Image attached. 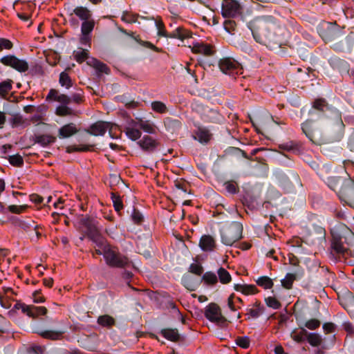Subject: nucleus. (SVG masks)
<instances>
[{
    "label": "nucleus",
    "instance_id": "f257e3e1",
    "mask_svg": "<svg viewBox=\"0 0 354 354\" xmlns=\"http://www.w3.org/2000/svg\"><path fill=\"white\" fill-rule=\"evenodd\" d=\"M248 27L254 39L270 49H276L284 42V28L270 16L258 17L249 23Z\"/></svg>",
    "mask_w": 354,
    "mask_h": 354
},
{
    "label": "nucleus",
    "instance_id": "f03ea898",
    "mask_svg": "<svg viewBox=\"0 0 354 354\" xmlns=\"http://www.w3.org/2000/svg\"><path fill=\"white\" fill-rule=\"evenodd\" d=\"M100 247L103 250V257L108 266L122 268L129 263L128 258L120 253L114 247L108 244L106 241Z\"/></svg>",
    "mask_w": 354,
    "mask_h": 354
},
{
    "label": "nucleus",
    "instance_id": "7ed1b4c3",
    "mask_svg": "<svg viewBox=\"0 0 354 354\" xmlns=\"http://www.w3.org/2000/svg\"><path fill=\"white\" fill-rule=\"evenodd\" d=\"M243 227L239 222H232L221 230V242L228 246H232L242 237Z\"/></svg>",
    "mask_w": 354,
    "mask_h": 354
},
{
    "label": "nucleus",
    "instance_id": "20e7f679",
    "mask_svg": "<svg viewBox=\"0 0 354 354\" xmlns=\"http://www.w3.org/2000/svg\"><path fill=\"white\" fill-rule=\"evenodd\" d=\"M82 230L96 244L97 247L103 244L106 240L101 236L97 226V222L90 218H84L80 221Z\"/></svg>",
    "mask_w": 354,
    "mask_h": 354
},
{
    "label": "nucleus",
    "instance_id": "39448f33",
    "mask_svg": "<svg viewBox=\"0 0 354 354\" xmlns=\"http://www.w3.org/2000/svg\"><path fill=\"white\" fill-rule=\"evenodd\" d=\"M218 66L223 73L231 76L242 73L243 68L241 65L236 60L231 57L221 59L218 62Z\"/></svg>",
    "mask_w": 354,
    "mask_h": 354
},
{
    "label": "nucleus",
    "instance_id": "423d86ee",
    "mask_svg": "<svg viewBox=\"0 0 354 354\" xmlns=\"http://www.w3.org/2000/svg\"><path fill=\"white\" fill-rule=\"evenodd\" d=\"M205 315L210 322L216 323L221 326H225L226 324L227 320L222 315L219 306L216 304L212 303L206 306Z\"/></svg>",
    "mask_w": 354,
    "mask_h": 354
},
{
    "label": "nucleus",
    "instance_id": "0eeeda50",
    "mask_svg": "<svg viewBox=\"0 0 354 354\" xmlns=\"http://www.w3.org/2000/svg\"><path fill=\"white\" fill-rule=\"evenodd\" d=\"M0 62L7 66L12 67L20 73L26 72L28 70V64L24 59H20L13 55H8L0 59Z\"/></svg>",
    "mask_w": 354,
    "mask_h": 354
},
{
    "label": "nucleus",
    "instance_id": "6e6552de",
    "mask_svg": "<svg viewBox=\"0 0 354 354\" xmlns=\"http://www.w3.org/2000/svg\"><path fill=\"white\" fill-rule=\"evenodd\" d=\"M241 12L242 6L235 0H225L222 4L221 13L224 18H234Z\"/></svg>",
    "mask_w": 354,
    "mask_h": 354
},
{
    "label": "nucleus",
    "instance_id": "1a4fd4ad",
    "mask_svg": "<svg viewBox=\"0 0 354 354\" xmlns=\"http://www.w3.org/2000/svg\"><path fill=\"white\" fill-rule=\"evenodd\" d=\"M348 252V250L344 245L342 239L340 238L333 237L330 244V258L336 261L340 259L342 257H344Z\"/></svg>",
    "mask_w": 354,
    "mask_h": 354
},
{
    "label": "nucleus",
    "instance_id": "9d476101",
    "mask_svg": "<svg viewBox=\"0 0 354 354\" xmlns=\"http://www.w3.org/2000/svg\"><path fill=\"white\" fill-rule=\"evenodd\" d=\"M338 27L332 23H325L319 29V35L326 41H332L339 35Z\"/></svg>",
    "mask_w": 354,
    "mask_h": 354
},
{
    "label": "nucleus",
    "instance_id": "9b49d317",
    "mask_svg": "<svg viewBox=\"0 0 354 354\" xmlns=\"http://www.w3.org/2000/svg\"><path fill=\"white\" fill-rule=\"evenodd\" d=\"M116 127V125L106 122H97L92 124L89 129L91 134L94 136H103L107 130L111 133L112 130Z\"/></svg>",
    "mask_w": 354,
    "mask_h": 354
},
{
    "label": "nucleus",
    "instance_id": "f8f14e48",
    "mask_svg": "<svg viewBox=\"0 0 354 354\" xmlns=\"http://www.w3.org/2000/svg\"><path fill=\"white\" fill-rule=\"evenodd\" d=\"M339 194L346 200L354 202V182L351 179L345 180L344 187L339 189Z\"/></svg>",
    "mask_w": 354,
    "mask_h": 354
},
{
    "label": "nucleus",
    "instance_id": "ddd939ff",
    "mask_svg": "<svg viewBox=\"0 0 354 354\" xmlns=\"http://www.w3.org/2000/svg\"><path fill=\"white\" fill-rule=\"evenodd\" d=\"M20 306L23 313L32 317L44 315L47 312V309L43 306H28L25 304H20Z\"/></svg>",
    "mask_w": 354,
    "mask_h": 354
},
{
    "label": "nucleus",
    "instance_id": "4468645a",
    "mask_svg": "<svg viewBox=\"0 0 354 354\" xmlns=\"http://www.w3.org/2000/svg\"><path fill=\"white\" fill-rule=\"evenodd\" d=\"M125 133L131 140H138L141 137V131L137 122H130L125 127Z\"/></svg>",
    "mask_w": 354,
    "mask_h": 354
},
{
    "label": "nucleus",
    "instance_id": "2eb2a0df",
    "mask_svg": "<svg viewBox=\"0 0 354 354\" xmlns=\"http://www.w3.org/2000/svg\"><path fill=\"white\" fill-rule=\"evenodd\" d=\"M138 144L145 151L152 152L158 146V142L149 136H145Z\"/></svg>",
    "mask_w": 354,
    "mask_h": 354
},
{
    "label": "nucleus",
    "instance_id": "dca6fc26",
    "mask_svg": "<svg viewBox=\"0 0 354 354\" xmlns=\"http://www.w3.org/2000/svg\"><path fill=\"white\" fill-rule=\"evenodd\" d=\"M192 50L195 53H199L205 56H210L214 53L212 46L203 42L194 43Z\"/></svg>",
    "mask_w": 354,
    "mask_h": 354
},
{
    "label": "nucleus",
    "instance_id": "f3484780",
    "mask_svg": "<svg viewBox=\"0 0 354 354\" xmlns=\"http://www.w3.org/2000/svg\"><path fill=\"white\" fill-rule=\"evenodd\" d=\"M202 118L205 121L210 122H219L222 120L221 115L216 110L207 107L204 109Z\"/></svg>",
    "mask_w": 354,
    "mask_h": 354
},
{
    "label": "nucleus",
    "instance_id": "a211bd4d",
    "mask_svg": "<svg viewBox=\"0 0 354 354\" xmlns=\"http://www.w3.org/2000/svg\"><path fill=\"white\" fill-rule=\"evenodd\" d=\"M199 246L203 251L212 252L216 246L215 241L210 235H203L201 238Z\"/></svg>",
    "mask_w": 354,
    "mask_h": 354
},
{
    "label": "nucleus",
    "instance_id": "6ab92c4d",
    "mask_svg": "<svg viewBox=\"0 0 354 354\" xmlns=\"http://www.w3.org/2000/svg\"><path fill=\"white\" fill-rule=\"evenodd\" d=\"M309 234L310 236L308 240L312 244L319 243L324 239L325 230L322 227H317L314 231L310 232Z\"/></svg>",
    "mask_w": 354,
    "mask_h": 354
},
{
    "label": "nucleus",
    "instance_id": "aec40b11",
    "mask_svg": "<svg viewBox=\"0 0 354 354\" xmlns=\"http://www.w3.org/2000/svg\"><path fill=\"white\" fill-rule=\"evenodd\" d=\"M33 140L35 143L40 145L41 147H46L55 142V138L48 134L35 135Z\"/></svg>",
    "mask_w": 354,
    "mask_h": 354
},
{
    "label": "nucleus",
    "instance_id": "412c9836",
    "mask_svg": "<svg viewBox=\"0 0 354 354\" xmlns=\"http://www.w3.org/2000/svg\"><path fill=\"white\" fill-rule=\"evenodd\" d=\"M19 225L23 230L31 232L32 234H36L37 236L39 234V232L37 231L38 225L32 220L21 221Z\"/></svg>",
    "mask_w": 354,
    "mask_h": 354
},
{
    "label": "nucleus",
    "instance_id": "4be33fe9",
    "mask_svg": "<svg viewBox=\"0 0 354 354\" xmlns=\"http://www.w3.org/2000/svg\"><path fill=\"white\" fill-rule=\"evenodd\" d=\"M77 131L75 125L73 123L63 126L59 130V136L61 138H68Z\"/></svg>",
    "mask_w": 354,
    "mask_h": 354
},
{
    "label": "nucleus",
    "instance_id": "5701e85b",
    "mask_svg": "<svg viewBox=\"0 0 354 354\" xmlns=\"http://www.w3.org/2000/svg\"><path fill=\"white\" fill-rule=\"evenodd\" d=\"M196 135L195 138L201 143H207L212 138V134L205 128H198Z\"/></svg>",
    "mask_w": 354,
    "mask_h": 354
},
{
    "label": "nucleus",
    "instance_id": "b1692460",
    "mask_svg": "<svg viewBox=\"0 0 354 354\" xmlns=\"http://www.w3.org/2000/svg\"><path fill=\"white\" fill-rule=\"evenodd\" d=\"M87 64L93 66L99 73H109V68L106 64L96 59L95 58L91 57L88 59Z\"/></svg>",
    "mask_w": 354,
    "mask_h": 354
},
{
    "label": "nucleus",
    "instance_id": "393cba45",
    "mask_svg": "<svg viewBox=\"0 0 354 354\" xmlns=\"http://www.w3.org/2000/svg\"><path fill=\"white\" fill-rule=\"evenodd\" d=\"M137 123L140 129H142L145 132L149 134L156 133V131L155 125L149 120H139Z\"/></svg>",
    "mask_w": 354,
    "mask_h": 354
},
{
    "label": "nucleus",
    "instance_id": "a878e982",
    "mask_svg": "<svg viewBox=\"0 0 354 354\" xmlns=\"http://www.w3.org/2000/svg\"><path fill=\"white\" fill-rule=\"evenodd\" d=\"M190 37V32L180 27L177 28L174 31H173L169 35L167 34V37L179 39L180 40H183L186 38H189Z\"/></svg>",
    "mask_w": 354,
    "mask_h": 354
},
{
    "label": "nucleus",
    "instance_id": "bb28decb",
    "mask_svg": "<svg viewBox=\"0 0 354 354\" xmlns=\"http://www.w3.org/2000/svg\"><path fill=\"white\" fill-rule=\"evenodd\" d=\"M160 334L167 339L176 342L179 339V334L176 329L165 328L160 331Z\"/></svg>",
    "mask_w": 354,
    "mask_h": 354
},
{
    "label": "nucleus",
    "instance_id": "cd10ccee",
    "mask_svg": "<svg viewBox=\"0 0 354 354\" xmlns=\"http://www.w3.org/2000/svg\"><path fill=\"white\" fill-rule=\"evenodd\" d=\"M73 13L83 21L90 19L91 16L90 10L82 6L75 8Z\"/></svg>",
    "mask_w": 354,
    "mask_h": 354
},
{
    "label": "nucleus",
    "instance_id": "c85d7f7f",
    "mask_svg": "<svg viewBox=\"0 0 354 354\" xmlns=\"http://www.w3.org/2000/svg\"><path fill=\"white\" fill-rule=\"evenodd\" d=\"M10 123L13 127H26L30 124L29 122L25 120L20 114L14 115L10 119Z\"/></svg>",
    "mask_w": 354,
    "mask_h": 354
},
{
    "label": "nucleus",
    "instance_id": "c756f323",
    "mask_svg": "<svg viewBox=\"0 0 354 354\" xmlns=\"http://www.w3.org/2000/svg\"><path fill=\"white\" fill-rule=\"evenodd\" d=\"M73 56L75 59L79 63H82L85 60H86L87 62L88 59L91 58L88 57V50L83 48H79L75 50L73 52Z\"/></svg>",
    "mask_w": 354,
    "mask_h": 354
},
{
    "label": "nucleus",
    "instance_id": "7c9ffc66",
    "mask_svg": "<svg viewBox=\"0 0 354 354\" xmlns=\"http://www.w3.org/2000/svg\"><path fill=\"white\" fill-rule=\"evenodd\" d=\"M64 333V330H44L40 333V335L44 338L55 340L60 339Z\"/></svg>",
    "mask_w": 354,
    "mask_h": 354
},
{
    "label": "nucleus",
    "instance_id": "2f4dec72",
    "mask_svg": "<svg viewBox=\"0 0 354 354\" xmlns=\"http://www.w3.org/2000/svg\"><path fill=\"white\" fill-rule=\"evenodd\" d=\"M344 180H343L340 177H329L327 179V185L333 191L339 192V189L338 190L339 185L341 184L344 185Z\"/></svg>",
    "mask_w": 354,
    "mask_h": 354
},
{
    "label": "nucleus",
    "instance_id": "473e14b6",
    "mask_svg": "<svg viewBox=\"0 0 354 354\" xmlns=\"http://www.w3.org/2000/svg\"><path fill=\"white\" fill-rule=\"evenodd\" d=\"M235 289L244 295H253L257 292V288L254 285H236Z\"/></svg>",
    "mask_w": 354,
    "mask_h": 354
},
{
    "label": "nucleus",
    "instance_id": "72a5a7b5",
    "mask_svg": "<svg viewBox=\"0 0 354 354\" xmlns=\"http://www.w3.org/2000/svg\"><path fill=\"white\" fill-rule=\"evenodd\" d=\"M264 312V307L259 303H255L252 308L248 310V315L252 318H257Z\"/></svg>",
    "mask_w": 354,
    "mask_h": 354
},
{
    "label": "nucleus",
    "instance_id": "f704fd0d",
    "mask_svg": "<svg viewBox=\"0 0 354 354\" xmlns=\"http://www.w3.org/2000/svg\"><path fill=\"white\" fill-rule=\"evenodd\" d=\"M307 340L308 343L313 346H318L322 342L321 336L315 333H310L307 334Z\"/></svg>",
    "mask_w": 354,
    "mask_h": 354
},
{
    "label": "nucleus",
    "instance_id": "c9c22d12",
    "mask_svg": "<svg viewBox=\"0 0 354 354\" xmlns=\"http://www.w3.org/2000/svg\"><path fill=\"white\" fill-rule=\"evenodd\" d=\"M95 23L93 20H86L82 22L81 26V33L82 35H90L94 28Z\"/></svg>",
    "mask_w": 354,
    "mask_h": 354
},
{
    "label": "nucleus",
    "instance_id": "e433bc0d",
    "mask_svg": "<svg viewBox=\"0 0 354 354\" xmlns=\"http://www.w3.org/2000/svg\"><path fill=\"white\" fill-rule=\"evenodd\" d=\"M256 282L258 286H261L265 289H270L273 286L272 279L266 276L259 277Z\"/></svg>",
    "mask_w": 354,
    "mask_h": 354
},
{
    "label": "nucleus",
    "instance_id": "4c0bfd02",
    "mask_svg": "<svg viewBox=\"0 0 354 354\" xmlns=\"http://www.w3.org/2000/svg\"><path fill=\"white\" fill-rule=\"evenodd\" d=\"M295 279V274L288 273L286 277L281 279V284L284 288L290 289L292 288V283Z\"/></svg>",
    "mask_w": 354,
    "mask_h": 354
},
{
    "label": "nucleus",
    "instance_id": "58836bf2",
    "mask_svg": "<svg viewBox=\"0 0 354 354\" xmlns=\"http://www.w3.org/2000/svg\"><path fill=\"white\" fill-rule=\"evenodd\" d=\"M97 323L102 326H111L115 324L114 319L109 315L100 316L97 319Z\"/></svg>",
    "mask_w": 354,
    "mask_h": 354
},
{
    "label": "nucleus",
    "instance_id": "ea45409f",
    "mask_svg": "<svg viewBox=\"0 0 354 354\" xmlns=\"http://www.w3.org/2000/svg\"><path fill=\"white\" fill-rule=\"evenodd\" d=\"M219 280L222 283H227L231 281L230 273L224 268H221L218 270Z\"/></svg>",
    "mask_w": 354,
    "mask_h": 354
},
{
    "label": "nucleus",
    "instance_id": "a19ab883",
    "mask_svg": "<svg viewBox=\"0 0 354 354\" xmlns=\"http://www.w3.org/2000/svg\"><path fill=\"white\" fill-rule=\"evenodd\" d=\"M59 81L61 86H65L66 88H69L72 86L71 80L68 75L65 72L60 73Z\"/></svg>",
    "mask_w": 354,
    "mask_h": 354
},
{
    "label": "nucleus",
    "instance_id": "79ce46f5",
    "mask_svg": "<svg viewBox=\"0 0 354 354\" xmlns=\"http://www.w3.org/2000/svg\"><path fill=\"white\" fill-rule=\"evenodd\" d=\"M308 332L305 328H301V330L299 333H296L293 331L291 333V337L292 339L297 342H301L305 339L306 336H307Z\"/></svg>",
    "mask_w": 354,
    "mask_h": 354
},
{
    "label": "nucleus",
    "instance_id": "37998d69",
    "mask_svg": "<svg viewBox=\"0 0 354 354\" xmlns=\"http://www.w3.org/2000/svg\"><path fill=\"white\" fill-rule=\"evenodd\" d=\"M225 21L223 22L224 29L230 34H233L234 30L236 28L235 21L231 18H225Z\"/></svg>",
    "mask_w": 354,
    "mask_h": 354
},
{
    "label": "nucleus",
    "instance_id": "c03bdc74",
    "mask_svg": "<svg viewBox=\"0 0 354 354\" xmlns=\"http://www.w3.org/2000/svg\"><path fill=\"white\" fill-rule=\"evenodd\" d=\"M12 81L8 80L0 83V94L6 95L12 89Z\"/></svg>",
    "mask_w": 354,
    "mask_h": 354
},
{
    "label": "nucleus",
    "instance_id": "a18cd8bd",
    "mask_svg": "<svg viewBox=\"0 0 354 354\" xmlns=\"http://www.w3.org/2000/svg\"><path fill=\"white\" fill-rule=\"evenodd\" d=\"M311 120H306L301 125V129L305 135L310 140H313V133L311 131Z\"/></svg>",
    "mask_w": 354,
    "mask_h": 354
},
{
    "label": "nucleus",
    "instance_id": "49530a36",
    "mask_svg": "<svg viewBox=\"0 0 354 354\" xmlns=\"http://www.w3.org/2000/svg\"><path fill=\"white\" fill-rule=\"evenodd\" d=\"M203 279L208 284H214L217 282L216 275L212 272H207L203 276Z\"/></svg>",
    "mask_w": 354,
    "mask_h": 354
},
{
    "label": "nucleus",
    "instance_id": "de8ad7c7",
    "mask_svg": "<svg viewBox=\"0 0 354 354\" xmlns=\"http://www.w3.org/2000/svg\"><path fill=\"white\" fill-rule=\"evenodd\" d=\"M250 339L248 336L238 337L236 339V344L243 348H248L250 346Z\"/></svg>",
    "mask_w": 354,
    "mask_h": 354
},
{
    "label": "nucleus",
    "instance_id": "09e8293b",
    "mask_svg": "<svg viewBox=\"0 0 354 354\" xmlns=\"http://www.w3.org/2000/svg\"><path fill=\"white\" fill-rule=\"evenodd\" d=\"M138 15L125 12L122 15V20L126 23H135L137 21Z\"/></svg>",
    "mask_w": 354,
    "mask_h": 354
},
{
    "label": "nucleus",
    "instance_id": "8fccbe9b",
    "mask_svg": "<svg viewBox=\"0 0 354 354\" xmlns=\"http://www.w3.org/2000/svg\"><path fill=\"white\" fill-rule=\"evenodd\" d=\"M9 162L14 166L19 167L23 165L24 160L22 157L19 154H15L9 156Z\"/></svg>",
    "mask_w": 354,
    "mask_h": 354
},
{
    "label": "nucleus",
    "instance_id": "3c124183",
    "mask_svg": "<svg viewBox=\"0 0 354 354\" xmlns=\"http://www.w3.org/2000/svg\"><path fill=\"white\" fill-rule=\"evenodd\" d=\"M152 109L158 113H165L167 110L165 104L161 102L156 101L151 103Z\"/></svg>",
    "mask_w": 354,
    "mask_h": 354
},
{
    "label": "nucleus",
    "instance_id": "603ef678",
    "mask_svg": "<svg viewBox=\"0 0 354 354\" xmlns=\"http://www.w3.org/2000/svg\"><path fill=\"white\" fill-rule=\"evenodd\" d=\"M266 303L268 305V306L273 309H278L281 306L280 302L276 298L272 297H268V298H266Z\"/></svg>",
    "mask_w": 354,
    "mask_h": 354
},
{
    "label": "nucleus",
    "instance_id": "864d4df0",
    "mask_svg": "<svg viewBox=\"0 0 354 354\" xmlns=\"http://www.w3.org/2000/svg\"><path fill=\"white\" fill-rule=\"evenodd\" d=\"M111 199L113 203V206L117 212L120 211V209H122V201L118 196H117L114 193H111Z\"/></svg>",
    "mask_w": 354,
    "mask_h": 354
},
{
    "label": "nucleus",
    "instance_id": "5fc2aeb1",
    "mask_svg": "<svg viewBox=\"0 0 354 354\" xmlns=\"http://www.w3.org/2000/svg\"><path fill=\"white\" fill-rule=\"evenodd\" d=\"M71 113V109L68 106L60 105L56 109V113L60 116L70 115Z\"/></svg>",
    "mask_w": 354,
    "mask_h": 354
},
{
    "label": "nucleus",
    "instance_id": "6e6d98bb",
    "mask_svg": "<svg viewBox=\"0 0 354 354\" xmlns=\"http://www.w3.org/2000/svg\"><path fill=\"white\" fill-rule=\"evenodd\" d=\"M320 322L317 319H312L307 321L304 326L310 330H315L320 326Z\"/></svg>",
    "mask_w": 354,
    "mask_h": 354
},
{
    "label": "nucleus",
    "instance_id": "4d7b16f0",
    "mask_svg": "<svg viewBox=\"0 0 354 354\" xmlns=\"http://www.w3.org/2000/svg\"><path fill=\"white\" fill-rule=\"evenodd\" d=\"M12 43L8 39L0 38V51L10 50L12 48Z\"/></svg>",
    "mask_w": 354,
    "mask_h": 354
},
{
    "label": "nucleus",
    "instance_id": "13d9d810",
    "mask_svg": "<svg viewBox=\"0 0 354 354\" xmlns=\"http://www.w3.org/2000/svg\"><path fill=\"white\" fill-rule=\"evenodd\" d=\"M156 28L158 30V34L160 36L167 37V33L165 30L164 24L161 21L156 20L155 21Z\"/></svg>",
    "mask_w": 354,
    "mask_h": 354
},
{
    "label": "nucleus",
    "instance_id": "bf43d9fd",
    "mask_svg": "<svg viewBox=\"0 0 354 354\" xmlns=\"http://www.w3.org/2000/svg\"><path fill=\"white\" fill-rule=\"evenodd\" d=\"M189 272L201 275L203 272V267L198 263H192L189 266Z\"/></svg>",
    "mask_w": 354,
    "mask_h": 354
},
{
    "label": "nucleus",
    "instance_id": "052dcab7",
    "mask_svg": "<svg viewBox=\"0 0 354 354\" xmlns=\"http://www.w3.org/2000/svg\"><path fill=\"white\" fill-rule=\"evenodd\" d=\"M224 187L226 191L230 194H235L236 193V185L231 181H227L224 183Z\"/></svg>",
    "mask_w": 354,
    "mask_h": 354
},
{
    "label": "nucleus",
    "instance_id": "680f3d73",
    "mask_svg": "<svg viewBox=\"0 0 354 354\" xmlns=\"http://www.w3.org/2000/svg\"><path fill=\"white\" fill-rule=\"evenodd\" d=\"M8 208L12 213L19 214L25 209L26 206L12 205H9Z\"/></svg>",
    "mask_w": 354,
    "mask_h": 354
},
{
    "label": "nucleus",
    "instance_id": "e2e57ef3",
    "mask_svg": "<svg viewBox=\"0 0 354 354\" xmlns=\"http://www.w3.org/2000/svg\"><path fill=\"white\" fill-rule=\"evenodd\" d=\"M325 106H326V101L324 100L320 99V100H317L315 101L313 108L314 109L324 111V109Z\"/></svg>",
    "mask_w": 354,
    "mask_h": 354
},
{
    "label": "nucleus",
    "instance_id": "0e129e2a",
    "mask_svg": "<svg viewBox=\"0 0 354 354\" xmlns=\"http://www.w3.org/2000/svg\"><path fill=\"white\" fill-rule=\"evenodd\" d=\"M56 101L60 102L61 105L68 106V104L71 102V98L64 94H61L59 95V97H57Z\"/></svg>",
    "mask_w": 354,
    "mask_h": 354
},
{
    "label": "nucleus",
    "instance_id": "69168bd1",
    "mask_svg": "<svg viewBox=\"0 0 354 354\" xmlns=\"http://www.w3.org/2000/svg\"><path fill=\"white\" fill-rule=\"evenodd\" d=\"M183 283L189 290H194V285L192 282V280L189 277H183Z\"/></svg>",
    "mask_w": 354,
    "mask_h": 354
},
{
    "label": "nucleus",
    "instance_id": "338daca9",
    "mask_svg": "<svg viewBox=\"0 0 354 354\" xmlns=\"http://www.w3.org/2000/svg\"><path fill=\"white\" fill-rule=\"evenodd\" d=\"M131 218L136 223H140L142 221V215L135 209L131 213Z\"/></svg>",
    "mask_w": 354,
    "mask_h": 354
},
{
    "label": "nucleus",
    "instance_id": "774afa93",
    "mask_svg": "<svg viewBox=\"0 0 354 354\" xmlns=\"http://www.w3.org/2000/svg\"><path fill=\"white\" fill-rule=\"evenodd\" d=\"M323 329L326 333H333L335 329V325L330 322L324 323L323 324Z\"/></svg>",
    "mask_w": 354,
    "mask_h": 354
}]
</instances>
